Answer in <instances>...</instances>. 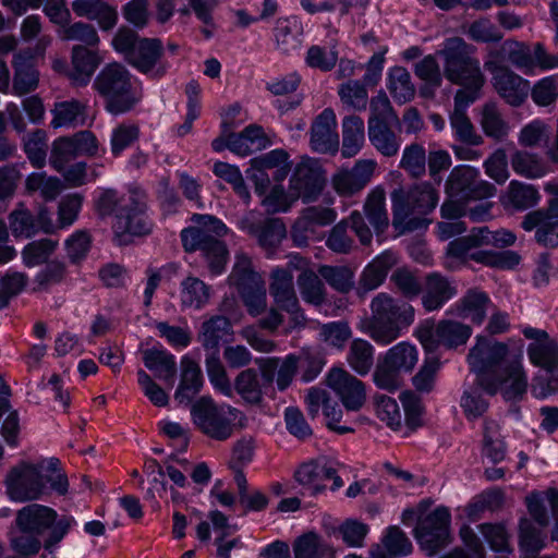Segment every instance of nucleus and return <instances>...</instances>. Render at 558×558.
<instances>
[{
  "label": "nucleus",
  "mask_w": 558,
  "mask_h": 558,
  "mask_svg": "<svg viewBox=\"0 0 558 558\" xmlns=\"http://www.w3.org/2000/svg\"><path fill=\"white\" fill-rule=\"evenodd\" d=\"M8 497L15 502L40 499L47 493V484L60 496L69 490V481L57 458L43 459L36 463L21 462L5 477Z\"/></svg>",
  "instance_id": "f257e3e1"
},
{
  "label": "nucleus",
  "mask_w": 558,
  "mask_h": 558,
  "mask_svg": "<svg viewBox=\"0 0 558 558\" xmlns=\"http://www.w3.org/2000/svg\"><path fill=\"white\" fill-rule=\"evenodd\" d=\"M371 311L372 316L361 322L359 328L381 345L395 341L414 322L413 306L388 293H378L371 302Z\"/></svg>",
  "instance_id": "f03ea898"
},
{
  "label": "nucleus",
  "mask_w": 558,
  "mask_h": 558,
  "mask_svg": "<svg viewBox=\"0 0 558 558\" xmlns=\"http://www.w3.org/2000/svg\"><path fill=\"white\" fill-rule=\"evenodd\" d=\"M191 221L194 227L185 228L181 231V241L185 252L201 251L207 262L209 272L213 276H219L225 271L228 251L226 245L215 239L223 236L228 232L226 225L211 215L194 214Z\"/></svg>",
  "instance_id": "7ed1b4c3"
},
{
  "label": "nucleus",
  "mask_w": 558,
  "mask_h": 558,
  "mask_svg": "<svg viewBox=\"0 0 558 558\" xmlns=\"http://www.w3.org/2000/svg\"><path fill=\"white\" fill-rule=\"evenodd\" d=\"M93 86L104 98L106 110L114 116L131 111L142 99L132 74L117 62L104 66Z\"/></svg>",
  "instance_id": "20e7f679"
},
{
  "label": "nucleus",
  "mask_w": 558,
  "mask_h": 558,
  "mask_svg": "<svg viewBox=\"0 0 558 558\" xmlns=\"http://www.w3.org/2000/svg\"><path fill=\"white\" fill-rule=\"evenodd\" d=\"M474 48L460 37L445 40L438 56L444 61V75L452 84H470L475 87L485 83L480 60L473 57Z\"/></svg>",
  "instance_id": "39448f33"
},
{
  "label": "nucleus",
  "mask_w": 558,
  "mask_h": 558,
  "mask_svg": "<svg viewBox=\"0 0 558 558\" xmlns=\"http://www.w3.org/2000/svg\"><path fill=\"white\" fill-rule=\"evenodd\" d=\"M429 506L428 499L418 504V522L414 529V537L428 556H435L451 542V513L444 506L427 512Z\"/></svg>",
  "instance_id": "423d86ee"
},
{
  "label": "nucleus",
  "mask_w": 558,
  "mask_h": 558,
  "mask_svg": "<svg viewBox=\"0 0 558 558\" xmlns=\"http://www.w3.org/2000/svg\"><path fill=\"white\" fill-rule=\"evenodd\" d=\"M521 354L509 350L508 345L486 337H477L476 344L470 350L468 362L480 376L481 384L486 378L492 383L510 368L513 361H520Z\"/></svg>",
  "instance_id": "0eeeda50"
},
{
  "label": "nucleus",
  "mask_w": 558,
  "mask_h": 558,
  "mask_svg": "<svg viewBox=\"0 0 558 558\" xmlns=\"http://www.w3.org/2000/svg\"><path fill=\"white\" fill-rule=\"evenodd\" d=\"M238 410L231 405L217 404L211 397L199 398L191 409L194 424L206 436L225 441L233 434V423Z\"/></svg>",
  "instance_id": "6e6552de"
},
{
  "label": "nucleus",
  "mask_w": 558,
  "mask_h": 558,
  "mask_svg": "<svg viewBox=\"0 0 558 558\" xmlns=\"http://www.w3.org/2000/svg\"><path fill=\"white\" fill-rule=\"evenodd\" d=\"M76 219L77 211H12L9 221L14 236L31 238L38 232L65 229Z\"/></svg>",
  "instance_id": "1a4fd4ad"
},
{
  "label": "nucleus",
  "mask_w": 558,
  "mask_h": 558,
  "mask_svg": "<svg viewBox=\"0 0 558 558\" xmlns=\"http://www.w3.org/2000/svg\"><path fill=\"white\" fill-rule=\"evenodd\" d=\"M255 362L260 374L255 368H245L234 379V390L244 402L252 405L262 403L265 389L272 384L278 367L277 357H260Z\"/></svg>",
  "instance_id": "9d476101"
},
{
  "label": "nucleus",
  "mask_w": 558,
  "mask_h": 558,
  "mask_svg": "<svg viewBox=\"0 0 558 558\" xmlns=\"http://www.w3.org/2000/svg\"><path fill=\"white\" fill-rule=\"evenodd\" d=\"M290 184L305 204L316 202L320 197L322 205L326 206L323 209H328V206L333 204L331 193H323L325 178L320 166L314 159L306 158L296 165Z\"/></svg>",
  "instance_id": "9b49d317"
},
{
  "label": "nucleus",
  "mask_w": 558,
  "mask_h": 558,
  "mask_svg": "<svg viewBox=\"0 0 558 558\" xmlns=\"http://www.w3.org/2000/svg\"><path fill=\"white\" fill-rule=\"evenodd\" d=\"M472 335L470 326L449 319H442L437 325L426 322L417 331V338L428 352L439 345L453 349L466 343Z\"/></svg>",
  "instance_id": "f8f14e48"
},
{
  "label": "nucleus",
  "mask_w": 558,
  "mask_h": 558,
  "mask_svg": "<svg viewBox=\"0 0 558 558\" xmlns=\"http://www.w3.org/2000/svg\"><path fill=\"white\" fill-rule=\"evenodd\" d=\"M98 141L89 131H80L71 136L56 138L50 148L49 163L56 171L64 170L78 156H95Z\"/></svg>",
  "instance_id": "ddd939ff"
},
{
  "label": "nucleus",
  "mask_w": 558,
  "mask_h": 558,
  "mask_svg": "<svg viewBox=\"0 0 558 558\" xmlns=\"http://www.w3.org/2000/svg\"><path fill=\"white\" fill-rule=\"evenodd\" d=\"M269 294L276 306L290 315L292 328L305 325L306 319L295 293L293 275L289 269L277 267L271 271Z\"/></svg>",
  "instance_id": "4468645a"
},
{
  "label": "nucleus",
  "mask_w": 558,
  "mask_h": 558,
  "mask_svg": "<svg viewBox=\"0 0 558 558\" xmlns=\"http://www.w3.org/2000/svg\"><path fill=\"white\" fill-rule=\"evenodd\" d=\"M484 68L492 74L494 88L507 104L519 107L525 101L531 89L527 80L495 61H486Z\"/></svg>",
  "instance_id": "2eb2a0df"
},
{
  "label": "nucleus",
  "mask_w": 558,
  "mask_h": 558,
  "mask_svg": "<svg viewBox=\"0 0 558 558\" xmlns=\"http://www.w3.org/2000/svg\"><path fill=\"white\" fill-rule=\"evenodd\" d=\"M392 209H435L439 191L430 182L415 183L409 189L398 185L390 192Z\"/></svg>",
  "instance_id": "dca6fc26"
},
{
  "label": "nucleus",
  "mask_w": 558,
  "mask_h": 558,
  "mask_svg": "<svg viewBox=\"0 0 558 558\" xmlns=\"http://www.w3.org/2000/svg\"><path fill=\"white\" fill-rule=\"evenodd\" d=\"M326 381L348 411H359L364 405L366 401L365 385L345 369L331 368Z\"/></svg>",
  "instance_id": "f3484780"
},
{
  "label": "nucleus",
  "mask_w": 558,
  "mask_h": 558,
  "mask_svg": "<svg viewBox=\"0 0 558 558\" xmlns=\"http://www.w3.org/2000/svg\"><path fill=\"white\" fill-rule=\"evenodd\" d=\"M162 44L158 38H142L128 62L143 74L153 78L162 77L168 71V64L160 61Z\"/></svg>",
  "instance_id": "a211bd4d"
},
{
  "label": "nucleus",
  "mask_w": 558,
  "mask_h": 558,
  "mask_svg": "<svg viewBox=\"0 0 558 558\" xmlns=\"http://www.w3.org/2000/svg\"><path fill=\"white\" fill-rule=\"evenodd\" d=\"M377 162L373 159H360L351 169H341L332 177L336 192L351 196L362 191L372 180Z\"/></svg>",
  "instance_id": "6ab92c4d"
},
{
  "label": "nucleus",
  "mask_w": 558,
  "mask_h": 558,
  "mask_svg": "<svg viewBox=\"0 0 558 558\" xmlns=\"http://www.w3.org/2000/svg\"><path fill=\"white\" fill-rule=\"evenodd\" d=\"M484 246H489L488 228H473L468 235L450 241L446 248L447 267L453 269L456 264H466Z\"/></svg>",
  "instance_id": "aec40b11"
},
{
  "label": "nucleus",
  "mask_w": 558,
  "mask_h": 558,
  "mask_svg": "<svg viewBox=\"0 0 558 558\" xmlns=\"http://www.w3.org/2000/svg\"><path fill=\"white\" fill-rule=\"evenodd\" d=\"M310 145L322 154L337 151L339 136L336 113L331 108L324 109L313 121L310 132Z\"/></svg>",
  "instance_id": "412c9836"
},
{
  "label": "nucleus",
  "mask_w": 558,
  "mask_h": 558,
  "mask_svg": "<svg viewBox=\"0 0 558 558\" xmlns=\"http://www.w3.org/2000/svg\"><path fill=\"white\" fill-rule=\"evenodd\" d=\"M305 403L310 416L316 417L323 408V413L328 420L327 426L338 434L353 432V428L341 426L338 423L342 417V409L337 401L332 400L328 392L320 388H311L305 397Z\"/></svg>",
  "instance_id": "4be33fe9"
},
{
  "label": "nucleus",
  "mask_w": 558,
  "mask_h": 558,
  "mask_svg": "<svg viewBox=\"0 0 558 558\" xmlns=\"http://www.w3.org/2000/svg\"><path fill=\"white\" fill-rule=\"evenodd\" d=\"M13 84L12 92L17 96L27 95L39 85V71L36 68L31 51H20L13 56Z\"/></svg>",
  "instance_id": "5701e85b"
},
{
  "label": "nucleus",
  "mask_w": 558,
  "mask_h": 558,
  "mask_svg": "<svg viewBox=\"0 0 558 558\" xmlns=\"http://www.w3.org/2000/svg\"><path fill=\"white\" fill-rule=\"evenodd\" d=\"M332 474V461L325 458L302 463L294 471L295 481L310 496H316L325 490L326 475Z\"/></svg>",
  "instance_id": "b1692460"
},
{
  "label": "nucleus",
  "mask_w": 558,
  "mask_h": 558,
  "mask_svg": "<svg viewBox=\"0 0 558 558\" xmlns=\"http://www.w3.org/2000/svg\"><path fill=\"white\" fill-rule=\"evenodd\" d=\"M233 333V326L228 317L213 315L202 323L197 340L206 351L218 354L220 344L230 341Z\"/></svg>",
  "instance_id": "393cba45"
},
{
  "label": "nucleus",
  "mask_w": 558,
  "mask_h": 558,
  "mask_svg": "<svg viewBox=\"0 0 558 558\" xmlns=\"http://www.w3.org/2000/svg\"><path fill=\"white\" fill-rule=\"evenodd\" d=\"M204 384L199 364L185 354L180 361V383L174 392V399L180 404H189L201 391Z\"/></svg>",
  "instance_id": "a878e982"
},
{
  "label": "nucleus",
  "mask_w": 558,
  "mask_h": 558,
  "mask_svg": "<svg viewBox=\"0 0 558 558\" xmlns=\"http://www.w3.org/2000/svg\"><path fill=\"white\" fill-rule=\"evenodd\" d=\"M422 304L427 312L441 308L457 293V287L438 272L426 276L422 284Z\"/></svg>",
  "instance_id": "bb28decb"
},
{
  "label": "nucleus",
  "mask_w": 558,
  "mask_h": 558,
  "mask_svg": "<svg viewBox=\"0 0 558 558\" xmlns=\"http://www.w3.org/2000/svg\"><path fill=\"white\" fill-rule=\"evenodd\" d=\"M522 228L526 231L536 229L535 239L544 246L558 245V211H530Z\"/></svg>",
  "instance_id": "cd10ccee"
},
{
  "label": "nucleus",
  "mask_w": 558,
  "mask_h": 558,
  "mask_svg": "<svg viewBox=\"0 0 558 558\" xmlns=\"http://www.w3.org/2000/svg\"><path fill=\"white\" fill-rule=\"evenodd\" d=\"M240 227L248 234L257 238L259 245L264 248H272L279 245L287 232L284 223L277 218H267L263 221L245 218L241 220Z\"/></svg>",
  "instance_id": "c85d7f7f"
},
{
  "label": "nucleus",
  "mask_w": 558,
  "mask_h": 558,
  "mask_svg": "<svg viewBox=\"0 0 558 558\" xmlns=\"http://www.w3.org/2000/svg\"><path fill=\"white\" fill-rule=\"evenodd\" d=\"M57 517L52 508L32 504L17 511L15 522L22 532L41 534L54 523Z\"/></svg>",
  "instance_id": "c756f323"
},
{
  "label": "nucleus",
  "mask_w": 558,
  "mask_h": 558,
  "mask_svg": "<svg viewBox=\"0 0 558 558\" xmlns=\"http://www.w3.org/2000/svg\"><path fill=\"white\" fill-rule=\"evenodd\" d=\"M112 229L121 245L126 244L130 236L149 233L151 222L148 220L146 211H119L113 218Z\"/></svg>",
  "instance_id": "7c9ffc66"
},
{
  "label": "nucleus",
  "mask_w": 558,
  "mask_h": 558,
  "mask_svg": "<svg viewBox=\"0 0 558 558\" xmlns=\"http://www.w3.org/2000/svg\"><path fill=\"white\" fill-rule=\"evenodd\" d=\"M274 36L276 48L283 54L298 51L303 44V26L294 16L277 20Z\"/></svg>",
  "instance_id": "2f4dec72"
},
{
  "label": "nucleus",
  "mask_w": 558,
  "mask_h": 558,
  "mask_svg": "<svg viewBox=\"0 0 558 558\" xmlns=\"http://www.w3.org/2000/svg\"><path fill=\"white\" fill-rule=\"evenodd\" d=\"M498 386H502V393L505 399L513 400L520 398L527 388V378L523 372L520 361H513L512 365L504 374L487 386L490 393H495Z\"/></svg>",
  "instance_id": "473e14b6"
},
{
  "label": "nucleus",
  "mask_w": 558,
  "mask_h": 558,
  "mask_svg": "<svg viewBox=\"0 0 558 558\" xmlns=\"http://www.w3.org/2000/svg\"><path fill=\"white\" fill-rule=\"evenodd\" d=\"M489 304L490 299L485 292L478 289H470L454 304L453 312L457 316L470 319L471 322L480 325L486 316Z\"/></svg>",
  "instance_id": "72a5a7b5"
},
{
  "label": "nucleus",
  "mask_w": 558,
  "mask_h": 558,
  "mask_svg": "<svg viewBox=\"0 0 558 558\" xmlns=\"http://www.w3.org/2000/svg\"><path fill=\"white\" fill-rule=\"evenodd\" d=\"M352 229L363 245L372 242L371 227L376 233H381L388 227L387 211H353L351 216Z\"/></svg>",
  "instance_id": "f704fd0d"
},
{
  "label": "nucleus",
  "mask_w": 558,
  "mask_h": 558,
  "mask_svg": "<svg viewBox=\"0 0 558 558\" xmlns=\"http://www.w3.org/2000/svg\"><path fill=\"white\" fill-rule=\"evenodd\" d=\"M100 63L96 51L76 45L72 48V71L70 77L75 85H86Z\"/></svg>",
  "instance_id": "c9c22d12"
},
{
  "label": "nucleus",
  "mask_w": 558,
  "mask_h": 558,
  "mask_svg": "<svg viewBox=\"0 0 558 558\" xmlns=\"http://www.w3.org/2000/svg\"><path fill=\"white\" fill-rule=\"evenodd\" d=\"M211 287L197 277L187 276L180 283V302L183 308L202 310L211 298Z\"/></svg>",
  "instance_id": "e433bc0d"
},
{
  "label": "nucleus",
  "mask_w": 558,
  "mask_h": 558,
  "mask_svg": "<svg viewBox=\"0 0 558 558\" xmlns=\"http://www.w3.org/2000/svg\"><path fill=\"white\" fill-rule=\"evenodd\" d=\"M396 263L397 257L390 251H386L377 256L363 270L360 279V289L364 292L377 289L385 281L389 269L396 265Z\"/></svg>",
  "instance_id": "4c0bfd02"
},
{
  "label": "nucleus",
  "mask_w": 558,
  "mask_h": 558,
  "mask_svg": "<svg viewBox=\"0 0 558 558\" xmlns=\"http://www.w3.org/2000/svg\"><path fill=\"white\" fill-rule=\"evenodd\" d=\"M365 143V126L362 118L350 114L342 120V148L345 158L354 157Z\"/></svg>",
  "instance_id": "58836bf2"
},
{
  "label": "nucleus",
  "mask_w": 558,
  "mask_h": 558,
  "mask_svg": "<svg viewBox=\"0 0 558 558\" xmlns=\"http://www.w3.org/2000/svg\"><path fill=\"white\" fill-rule=\"evenodd\" d=\"M266 138L260 126L251 124L240 133L229 135V149L242 157L265 147Z\"/></svg>",
  "instance_id": "ea45409f"
},
{
  "label": "nucleus",
  "mask_w": 558,
  "mask_h": 558,
  "mask_svg": "<svg viewBox=\"0 0 558 558\" xmlns=\"http://www.w3.org/2000/svg\"><path fill=\"white\" fill-rule=\"evenodd\" d=\"M51 113L53 129L76 128L85 122V106L76 99L56 102Z\"/></svg>",
  "instance_id": "a19ab883"
},
{
  "label": "nucleus",
  "mask_w": 558,
  "mask_h": 558,
  "mask_svg": "<svg viewBox=\"0 0 558 558\" xmlns=\"http://www.w3.org/2000/svg\"><path fill=\"white\" fill-rule=\"evenodd\" d=\"M144 365L159 379L173 383L177 373L175 357L165 349H147L143 352Z\"/></svg>",
  "instance_id": "79ce46f5"
},
{
  "label": "nucleus",
  "mask_w": 558,
  "mask_h": 558,
  "mask_svg": "<svg viewBox=\"0 0 558 558\" xmlns=\"http://www.w3.org/2000/svg\"><path fill=\"white\" fill-rule=\"evenodd\" d=\"M387 88L397 104L403 105L415 96V86L410 72L403 66H393L387 73Z\"/></svg>",
  "instance_id": "37998d69"
},
{
  "label": "nucleus",
  "mask_w": 558,
  "mask_h": 558,
  "mask_svg": "<svg viewBox=\"0 0 558 558\" xmlns=\"http://www.w3.org/2000/svg\"><path fill=\"white\" fill-rule=\"evenodd\" d=\"M392 124L367 126L368 140L373 147L385 157H395L400 149L401 141L391 129Z\"/></svg>",
  "instance_id": "c03bdc74"
},
{
  "label": "nucleus",
  "mask_w": 558,
  "mask_h": 558,
  "mask_svg": "<svg viewBox=\"0 0 558 558\" xmlns=\"http://www.w3.org/2000/svg\"><path fill=\"white\" fill-rule=\"evenodd\" d=\"M527 355L533 365L554 372L558 367V342L553 338L532 342L527 347Z\"/></svg>",
  "instance_id": "a18cd8bd"
},
{
  "label": "nucleus",
  "mask_w": 558,
  "mask_h": 558,
  "mask_svg": "<svg viewBox=\"0 0 558 558\" xmlns=\"http://www.w3.org/2000/svg\"><path fill=\"white\" fill-rule=\"evenodd\" d=\"M347 361L359 375L368 374L374 365V347L364 339H354L350 344Z\"/></svg>",
  "instance_id": "49530a36"
},
{
  "label": "nucleus",
  "mask_w": 558,
  "mask_h": 558,
  "mask_svg": "<svg viewBox=\"0 0 558 558\" xmlns=\"http://www.w3.org/2000/svg\"><path fill=\"white\" fill-rule=\"evenodd\" d=\"M513 171L527 179H537L546 174L547 167L543 159L526 150H517L510 159Z\"/></svg>",
  "instance_id": "de8ad7c7"
},
{
  "label": "nucleus",
  "mask_w": 558,
  "mask_h": 558,
  "mask_svg": "<svg viewBox=\"0 0 558 558\" xmlns=\"http://www.w3.org/2000/svg\"><path fill=\"white\" fill-rule=\"evenodd\" d=\"M477 174L478 171L473 167H454L446 180V192L450 197L469 195Z\"/></svg>",
  "instance_id": "09e8293b"
},
{
  "label": "nucleus",
  "mask_w": 558,
  "mask_h": 558,
  "mask_svg": "<svg viewBox=\"0 0 558 558\" xmlns=\"http://www.w3.org/2000/svg\"><path fill=\"white\" fill-rule=\"evenodd\" d=\"M502 198L505 204L512 205L514 209H529L538 204L541 196L535 186L511 181Z\"/></svg>",
  "instance_id": "8fccbe9b"
},
{
  "label": "nucleus",
  "mask_w": 558,
  "mask_h": 558,
  "mask_svg": "<svg viewBox=\"0 0 558 558\" xmlns=\"http://www.w3.org/2000/svg\"><path fill=\"white\" fill-rule=\"evenodd\" d=\"M545 534L534 526L529 519L520 521V549L522 558H535L545 547Z\"/></svg>",
  "instance_id": "3c124183"
},
{
  "label": "nucleus",
  "mask_w": 558,
  "mask_h": 558,
  "mask_svg": "<svg viewBox=\"0 0 558 558\" xmlns=\"http://www.w3.org/2000/svg\"><path fill=\"white\" fill-rule=\"evenodd\" d=\"M417 359V350L414 345L400 342L387 351L384 361L401 373L411 372L416 365Z\"/></svg>",
  "instance_id": "603ef678"
},
{
  "label": "nucleus",
  "mask_w": 558,
  "mask_h": 558,
  "mask_svg": "<svg viewBox=\"0 0 558 558\" xmlns=\"http://www.w3.org/2000/svg\"><path fill=\"white\" fill-rule=\"evenodd\" d=\"M481 125L484 133L494 140L500 141L508 135L509 128L495 102L483 106Z\"/></svg>",
  "instance_id": "864d4df0"
},
{
  "label": "nucleus",
  "mask_w": 558,
  "mask_h": 558,
  "mask_svg": "<svg viewBox=\"0 0 558 558\" xmlns=\"http://www.w3.org/2000/svg\"><path fill=\"white\" fill-rule=\"evenodd\" d=\"M57 247L58 241L51 239L32 241L22 251L23 264L28 268L46 264Z\"/></svg>",
  "instance_id": "5fc2aeb1"
},
{
  "label": "nucleus",
  "mask_w": 558,
  "mask_h": 558,
  "mask_svg": "<svg viewBox=\"0 0 558 558\" xmlns=\"http://www.w3.org/2000/svg\"><path fill=\"white\" fill-rule=\"evenodd\" d=\"M23 148L29 162L35 168H44L47 162V134L35 130L23 137Z\"/></svg>",
  "instance_id": "6e6d98bb"
},
{
  "label": "nucleus",
  "mask_w": 558,
  "mask_h": 558,
  "mask_svg": "<svg viewBox=\"0 0 558 558\" xmlns=\"http://www.w3.org/2000/svg\"><path fill=\"white\" fill-rule=\"evenodd\" d=\"M399 118L385 92L380 90L369 102V118L367 126L381 124H397Z\"/></svg>",
  "instance_id": "4d7b16f0"
},
{
  "label": "nucleus",
  "mask_w": 558,
  "mask_h": 558,
  "mask_svg": "<svg viewBox=\"0 0 558 558\" xmlns=\"http://www.w3.org/2000/svg\"><path fill=\"white\" fill-rule=\"evenodd\" d=\"M364 82L349 80L338 87V96L341 102L351 109L362 111L366 109L368 93Z\"/></svg>",
  "instance_id": "13d9d810"
},
{
  "label": "nucleus",
  "mask_w": 558,
  "mask_h": 558,
  "mask_svg": "<svg viewBox=\"0 0 558 558\" xmlns=\"http://www.w3.org/2000/svg\"><path fill=\"white\" fill-rule=\"evenodd\" d=\"M298 284L302 299L314 306L325 302L326 290L323 281L312 270H305L298 277Z\"/></svg>",
  "instance_id": "bf43d9fd"
},
{
  "label": "nucleus",
  "mask_w": 558,
  "mask_h": 558,
  "mask_svg": "<svg viewBox=\"0 0 558 558\" xmlns=\"http://www.w3.org/2000/svg\"><path fill=\"white\" fill-rule=\"evenodd\" d=\"M399 167L412 178H421L426 172V150L418 143L404 147Z\"/></svg>",
  "instance_id": "052dcab7"
},
{
  "label": "nucleus",
  "mask_w": 558,
  "mask_h": 558,
  "mask_svg": "<svg viewBox=\"0 0 558 558\" xmlns=\"http://www.w3.org/2000/svg\"><path fill=\"white\" fill-rule=\"evenodd\" d=\"M205 366L208 379L213 387L223 396L231 397L233 392L232 384L219 355L216 353L207 354L205 359Z\"/></svg>",
  "instance_id": "680f3d73"
},
{
  "label": "nucleus",
  "mask_w": 558,
  "mask_h": 558,
  "mask_svg": "<svg viewBox=\"0 0 558 558\" xmlns=\"http://www.w3.org/2000/svg\"><path fill=\"white\" fill-rule=\"evenodd\" d=\"M328 546L314 532L299 536L293 543L294 558H326Z\"/></svg>",
  "instance_id": "e2e57ef3"
},
{
  "label": "nucleus",
  "mask_w": 558,
  "mask_h": 558,
  "mask_svg": "<svg viewBox=\"0 0 558 558\" xmlns=\"http://www.w3.org/2000/svg\"><path fill=\"white\" fill-rule=\"evenodd\" d=\"M247 312L258 316L267 308L266 289L263 279L238 288Z\"/></svg>",
  "instance_id": "0e129e2a"
},
{
  "label": "nucleus",
  "mask_w": 558,
  "mask_h": 558,
  "mask_svg": "<svg viewBox=\"0 0 558 558\" xmlns=\"http://www.w3.org/2000/svg\"><path fill=\"white\" fill-rule=\"evenodd\" d=\"M326 282L340 293H348L354 287L353 271L344 266H322L318 269Z\"/></svg>",
  "instance_id": "69168bd1"
},
{
  "label": "nucleus",
  "mask_w": 558,
  "mask_h": 558,
  "mask_svg": "<svg viewBox=\"0 0 558 558\" xmlns=\"http://www.w3.org/2000/svg\"><path fill=\"white\" fill-rule=\"evenodd\" d=\"M28 282L25 272L9 269L0 278V310L7 307L12 298L20 294Z\"/></svg>",
  "instance_id": "338daca9"
},
{
  "label": "nucleus",
  "mask_w": 558,
  "mask_h": 558,
  "mask_svg": "<svg viewBox=\"0 0 558 558\" xmlns=\"http://www.w3.org/2000/svg\"><path fill=\"white\" fill-rule=\"evenodd\" d=\"M530 93L537 106H551L558 99V78L554 75L543 77L534 84Z\"/></svg>",
  "instance_id": "774afa93"
}]
</instances>
